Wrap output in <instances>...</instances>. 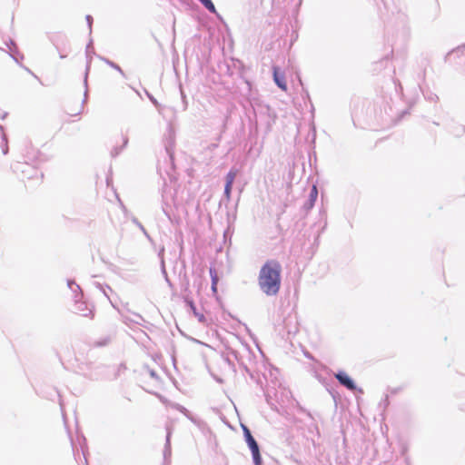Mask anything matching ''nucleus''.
Instances as JSON below:
<instances>
[{"mask_svg":"<svg viewBox=\"0 0 465 465\" xmlns=\"http://www.w3.org/2000/svg\"><path fill=\"white\" fill-rule=\"evenodd\" d=\"M282 265L276 260L267 261L261 268L258 283L261 290L268 296L278 294L282 282Z\"/></svg>","mask_w":465,"mask_h":465,"instance_id":"obj_1","label":"nucleus"},{"mask_svg":"<svg viewBox=\"0 0 465 465\" xmlns=\"http://www.w3.org/2000/svg\"><path fill=\"white\" fill-rule=\"evenodd\" d=\"M232 183V177L231 176L230 179L227 181L226 185H225V193L227 194H229V193L231 191Z\"/></svg>","mask_w":465,"mask_h":465,"instance_id":"obj_8","label":"nucleus"},{"mask_svg":"<svg viewBox=\"0 0 465 465\" xmlns=\"http://www.w3.org/2000/svg\"><path fill=\"white\" fill-rule=\"evenodd\" d=\"M242 430L244 433L245 440L252 451L253 461H254L255 465H261L262 457H261L259 446H258L256 440L252 436L250 430L246 426L242 425Z\"/></svg>","mask_w":465,"mask_h":465,"instance_id":"obj_2","label":"nucleus"},{"mask_svg":"<svg viewBox=\"0 0 465 465\" xmlns=\"http://www.w3.org/2000/svg\"><path fill=\"white\" fill-rule=\"evenodd\" d=\"M273 80L279 88L284 92L287 91V84L284 74L281 73L279 68L276 66L273 67Z\"/></svg>","mask_w":465,"mask_h":465,"instance_id":"obj_3","label":"nucleus"},{"mask_svg":"<svg viewBox=\"0 0 465 465\" xmlns=\"http://www.w3.org/2000/svg\"><path fill=\"white\" fill-rule=\"evenodd\" d=\"M210 276L212 279V283L218 284L219 277H218V273L214 268H210Z\"/></svg>","mask_w":465,"mask_h":465,"instance_id":"obj_7","label":"nucleus"},{"mask_svg":"<svg viewBox=\"0 0 465 465\" xmlns=\"http://www.w3.org/2000/svg\"><path fill=\"white\" fill-rule=\"evenodd\" d=\"M84 317L93 319L94 318V312L91 310H88V312L84 314Z\"/></svg>","mask_w":465,"mask_h":465,"instance_id":"obj_12","label":"nucleus"},{"mask_svg":"<svg viewBox=\"0 0 465 465\" xmlns=\"http://www.w3.org/2000/svg\"><path fill=\"white\" fill-rule=\"evenodd\" d=\"M206 9H208L212 13H216V9L214 5L211 0H199Z\"/></svg>","mask_w":465,"mask_h":465,"instance_id":"obj_6","label":"nucleus"},{"mask_svg":"<svg viewBox=\"0 0 465 465\" xmlns=\"http://www.w3.org/2000/svg\"><path fill=\"white\" fill-rule=\"evenodd\" d=\"M217 285L218 284L212 283V292L214 296H217V294H218Z\"/></svg>","mask_w":465,"mask_h":465,"instance_id":"obj_10","label":"nucleus"},{"mask_svg":"<svg viewBox=\"0 0 465 465\" xmlns=\"http://www.w3.org/2000/svg\"><path fill=\"white\" fill-rule=\"evenodd\" d=\"M311 196L312 197H316L317 196V188H316V185H313L312 188V192H311Z\"/></svg>","mask_w":465,"mask_h":465,"instance_id":"obj_11","label":"nucleus"},{"mask_svg":"<svg viewBox=\"0 0 465 465\" xmlns=\"http://www.w3.org/2000/svg\"><path fill=\"white\" fill-rule=\"evenodd\" d=\"M335 378L340 381L341 384L345 386L347 389L353 391L356 389V386L353 381L343 372H339L335 374Z\"/></svg>","mask_w":465,"mask_h":465,"instance_id":"obj_4","label":"nucleus"},{"mask_svg":"<svg viewBox=\"0 0 465 465\" xmlns=\"http://www.w3.org/2000/svg\"><path fill=\"white\" fill-rule=\"evenodd\" d=\"M82 109H83L82 103H78V104L74 109L67 107L65 109V113L71 116H75V115H79L81 114Z\"/></svg>","mask_w":465,"mask_h":465,"instance_id":"obj_5","label":"nucleus"},{"mask_svg":"<svg viewBox=\"0 0 465 465\" xmlns=\"http://www.w3.org/2000/svg\"><path fill=\"white\" fill-rule=\"evenodd\" d=\"M195 316L197 317L198 321L201 322H205V317L202 313H198L194 312Z\"/></svg>","mask_w":465,"mask_h":465,"instance_id":"obj_9","label":"nucleus"}]
</instances>
